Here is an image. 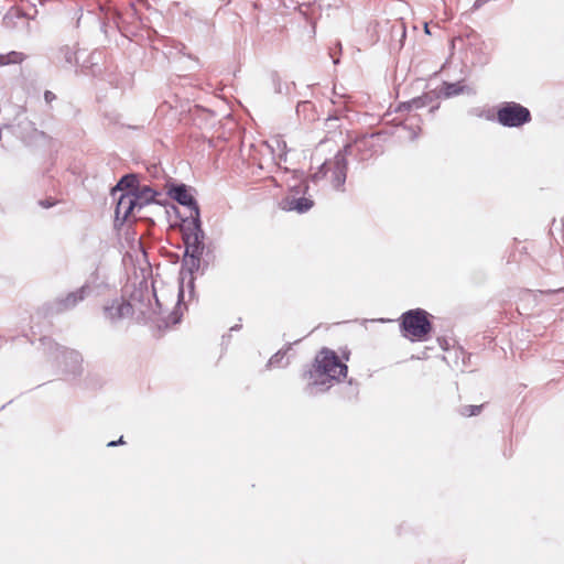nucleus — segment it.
Returning a JSON list of instances; mask_svg holds the SVG:
<instances>
[{"instance_id": "1", "label": "nucleus", "mask_w": 564, "mask_h": 564, "mask_svg": "<svg viewBox=\"0 0 564 564\" xmlns=\"http://www.w3.org/2000/svg\"><path fill=\"white\" fill-rule=\"evenodd\" d=\"M347 376V366L330 349H322L315 357L313 368L304 375L305 391L310 395L328 390L334 382Z\"/></svg>"}, {"instance_id": "2", "label": "nucleus", "mask_w": 564, "mask_h": 564, "mask_svg": "<svg viewBox=\"0 0 564 564\" xmlns=\"http://www.w3.org/2000/svg\"><path fill=\"white\" fill-rule=\"evenodd\" d=\"M351 149L352 145L348 144L343 151H338L334 159L325 161L318 171L312 175V181L327 180L335 189H340L346 182V155L351 152Z\"/></svg>"}, {"instance_id": "3", "label": "nucleus", "mask_w": 564, "mask_h": 564, "mask_svg": "<svg viewBox=\"0 0 564 564\" xmlns=\"http://www.w3.org/2000/svg\"><path fill=\"white\" fill-rule=\"evenodd\" d=\"M41 345L62 371L69 375L82 371L83 358L78 351L62 347L48 337L42 338Z\"/></svg>"}, {"instance_id": "4", "label": "nucleus", "mask_w": 564, "mask_h": 564, "mask_svg": "<svg viewBox=\"0 0 564 564\" xmlns=\"http://www.w3.org/2000/svg\"><path fill=\"white\" fill-rule=\"evenodd\" d=\"M404 336L411 340H423L431 332V323L424 310H412L402 315L401 323Z\"/></svg>"}, {"instance_id": "5", "label": "nucleus", "mask_w": 564, "mask_h": 564, "mask_svg": "<svg viewBox=\"0 0 564 564\" xmlns=\"http://www.w3.org/2000/svg\"><path fill=\"white\" fill-rule=\"evenodd\" d=\"M497 120L505 127H520L531 120L528 108L517 102H506L497 111Z\"/></svg>"}, {"instance_id": "6", "label": "nucleus", "mask_w": 564, "mask_h": 564, "mask_svg": "<svg viewBox=\"0 0 564 564\" xmlns=\"http://www.w3.org/2000/svg\"><path fill=\"white\" fill-rule=\"evenodd\" d=\"M184 240L186 245L185 256H202L205 249V234L200 226V219L194 218L183 227Z\"/></svg>"}, {"instance_id": "7", "label": "nucleus", "mask_w": 564, "mask_h": 564, "mask_svg": "<svg viewBox=\"0 0 564 564\" xmlns=\"http://www.w3.org/2000/svg\"><path fill=\"white\" fill-rule=\"evenodd\" d=\"M133 312V305L124 299H115L104 306L105 317L111 323L130 317Z\"/></svg>"}, {"instance_id": "8", "label": "nucleus", "mask_w": 564, "mask_h": 564, "mask_svg": "<svg viewBox=\"0 0 564 564\" xmlns=\"http://www.w3.org/2000/svg\"><path fill=\"white\" fill-rule=\"evenodd\" d=\"M116 205V221H126L135 208H139V198L132 192L118 193Z\"/></svg>"}, {"instance_id": "9", "label": "nucleus", "mask_w": 564, "mask_h": 564, "mask_svg": "<svg viewBox=\"0 0 564 564\" xmlns=\"http://www.w3.org/2000/svg\"><path fill=\"white\" fill-rule=\"evenodd\" d=\"M170 195L178 204L186 206L189 209V217L192 219L199 217L198 205L186 185L181 184L172 187L170 189Z\"/></svg>"}, {"instance_id": "10", "label": "nucleus", "mask_w": 564, "mask_h": 564, "mask_svg": "<svg viewBox=\"0 0 564 564\" xmlns=\"http://www.w3.org/2000/svg\"><path fill=\"white\" fill-rule=\"evenodd\" d=\"M281 208L288 212L295 210L300 214L310 210L313 207V200L307 197H285L280 203Z\"/></svg>"}, {"instance_id": "11", "label": "nucleus", "mask_w": 564, "mask_h": 564, "mask_svg": "<svg viewBox=\"0 0 564 564\" xmlns=\"http://www.w3.org/2000/svg\"><path fill=\"white\" fill-rule=\"evenodd\" d=\"M89 293V286L83 285L78 290L68 293L64 299L58 301V305L61 310H69L74 307L77 303L83 301L87 294Z\"/></svg>"}, {"instance_id": "12", "label": "nucleus", "mask_w": 564, "mask_h": 564, "mask_svg": "<svg viewBox=\"0 0 564 564\" xmlns=\"http://www.w3.org/2000/svg\"><path fill=\"white\" fill-rule=\"evenodd\" d=\"M433 96L431 94H424L420 97L413 98L406 102H403L400 106V109H404L408 111L421 109L432 102Z\"/></svg>"}, {"instance_id": "13", "label": "nucleus", "mask_w": 564, "mask_h": 564, "mask_svg": "<svg viewBox=\"0 0 564 564\" xmlns=\"http://www.w3.org/2000/svg\"><path fill=\"white\" fill-rule=\"evenodd\" d=\"M135 176L134 175H126L123 176L117 186L112 189V196L116 197L118 193H124V188H133L135 185Z\"/></svg>"}, {"instance_id": "14", "label": "nucleus", "mask_w": 564, "mask_h": 564, "mask_svg": "<svg viewBox=\"0 0 564 564\" xmlns=\"http://www.w3.org/2000/svg\"><path fill=\"white\" fill-rule=\"evenodd\" d=\"M465 88L460 83H444L442 94L444 97L449 98L464 93Z\"/></svg>"}, {"instance_id": "15", "label": "nucleus", "mask_w": 564, "mask_h": 564, "mask_svg": "<svg viewBox=\"0 0 564 564\" xmlns=\"http://www.w3.org/2000/svg\"><path fill=\"white\" fill-rule=\"evenodd\" d=\"M135 197L139 198V209L142 208L144 205L151 203L152 200H154V197H155V192L149 187V186H143L139 194L135 195Z\"/></svg>"}, {"instance_id": "16", "label": "nucleus", "mask_w": 564, "mask_h": 564, "mask_svg": "<svg viewBox=\"0 0 564 564\" xmlns=\"http://www.w3.org/2000/svg\"><path fill=\"white\" fill-rule=\"evenodd\" d=\"M269 147L271 148L272 152H274L275 150L280 151V154H279L280 161L286 160V143L284 140L280 139V138H274L271 141V144H269Z\"/></svg>"}, {"instance_id": "17", "label": "nucleus", "mask_w": 564, "mask_h": 564, "mask_svg": "<svg viewBox=\"0 0 564 564\" xmlns=\"http://www.w3.org/2000/svg\"><path fill=\"white\" fill-rule=\"evenodd\" d=\"M285 356V351H278L276 354H274L268 361V367L269 368H275V367H283L285 366L288 362L283 364L282 360Z\"/></svg>"}, {"instance_id": "18", "label": "nucleus", "mask_w": 564, "mask_h": 564, "mask_svg": "<svg viewBox=\"0 0 564 564\" xmlns=\"http://www.w3.org/2000/svg\"><path fill=\"white\" fill-rule=\"evenodd\" d=\"M199 259H200V256H194V254L185 256L184 262L188 267L191 272H193L194 270H198Z\"/></svg>"}, {"instance_id": "19", "label": "nucleus", "mask_w": 564, "mask_h": 564, "mask_svg": "<svg viewBox=\"0 0 564 564\" xmlns=\"http://www.w3.org/2000/svg\"><path fill=\"white\" fill-rule=\"evenodd\" d=\"M482 405H465L460 409L464 416H474L480 413Z\"/></svg>"}, {"instance_id": "20", "label": "nucleus", "mask_w": 564, "mask_h": 564, "mask_svg": "<svg viewBox=\"0 0 564 564\" xmlns=\"http://www.w3.org/2000/svg\"><path fill=\"white\" fill-rule=\"evenodd\" d=\"M61 53L64 55V59L67 64H73L75 61V53L69 47H64L61 50Z\"/></svg>"}, {"instance_id": "21", "label": "nucleus", "mask_w": 564, "mask_h": 564, "mask_svg": "<svg viewBox=\"0 0 564 564\" xmlns=\"http://www.w3.org/2000/svg\"><path fill=\"white\" fill-rule=\"evenodd\" d=\"M370 143V140L369 139H362V140H359L356 142V147L358 150H360L361 148H367Z\"/></svg>"}, {"instance_id": "22", "label": "nucleus", "mask_w": 564, "mask_h": 564, "mask_svg": "<svg viewBox=\"0 0 564 564\" xmlns=\"http://www.w3.org/2000/svg\"><path fill=\"white\" fill-rule=\"evenodd\" d=\"M55 98H56L55 94H53L52 91L46 90L44 93V99H45L46 102H52Z\"/></svg>"}, {"instance_id": "23", "label": "nucleus", "mask_w": 564, "mask_h": 564, "mask_svg": "<svg viewBox=\"0 0 564 564\" xmlns=\"http://www.w3.org/2000/svg\"><path fill=\"white\" fill-rule=\"evenodd\" d=\"M9 56H10V62H12V63L19 62V57H20L19 53L12 52Z\"/></svg>"}, {"instance_id": "24", "label": "nucleus", "mask_w": 564, "mask_h": 564, "mask_svg": "<svg viewBox=\"0 0 564 564\" xmlns=\"http://www.w3.org/2000/svg\"><path fill=\"white\" fill-rule=\"evenodd\" d=\"M417 135H419V132H416V130H414V129H411V130H410L409 138H410L411 140L416 139V138H417Z\"/></svg>"}, {"instance_id": "25", "label": "nucleus", "mask_w": 564, "mask_h": 564, "mask_svg": "<svg viewBox=\"0 0 564 564\" xmlns=\"http://www.w3.org/2000/svg\"><path fill=\"white\" fill-rule=\"evenodd\" d=\"M117 444H123L122 437H120L119 441H117V442H115V441L109 442L108 446L111 447V446H116Z\"/></svg>"}, {"instance_id": "26", "label": "nucleus", "mask_w": 564, "mask_h": 564, "mask_svg": "<svg viewBox=\"0 0 564 564\" xmlns=\"http://www.w3.org/2000/svg\"><path fill=\"white\" fill-rule=\"evenodd\" d=\"M117 444H123L122 437H120L119 441H117V442H115V441L109 442L108 446L111 447V446H116Z\"/></svg>"}, {"instance_id": "27", "label": "nucleus", "mask_w": 564, "mask_h": 564, "mask_svg": "<svg viewBox=\"0 0 564 564\" xmlns=\"http://www.w3.org/2000/svg\"><path fill=\"white\" fill-rule=\"evenodd\" d=\"M41 205L45 208L51 207L53 204L50 202H41Z\"/></svg>"}, {"instance_id": "28", "label": "nucleus", "mask_w": 564, "mask_h": 564, "mask_svg": "<svg viewBox=\"0 0 564 564\" xmlns=\"http://www.w3.org/2000/svg\"><path fill=\"white\" fill-rule=\"evenodd\" d=\"M183 296V290L182 288L178 289V292H177V301L180 302L181 297Z\"/></svg>"}, {"instance_id": "29", "label": "nucleus", "mask_w": 564, "mask_h": 564, "mask_svg": "<svg viewBox=\"0 0 564 564\" xmlns=\"http://www.w3.org/2000/svg\"><path fill=\"white\" fill-rule=\"evenodd\" d=\"M155 303L159 306L160 313H161L162 312V304H161L160 300L156 296H155Z\"/></svg>"}, {"instance_id": "30", "label": "nucleus", "mask_w": 564, "mask_h": 564, "mask_svg": "<svg viewBox=\"0 0 564 564\" xmlns=\"http://www.w3.org/2000/svg\"><path fill=\"white\" fill-rule=\"evenodd\" d=\"M480 6H481V0H476V2H475V4H474V7H475V8H478V7H480Z\"/></svg>"}, {"instance_id": "31", "label": "nucleus", "mask_w": 564, "mask_h": 564, "mask_svg": "<svg viewBox=\"0 0 564 564\" xmlns=\"http://www.w3.org/2000/svg\"><path fill=\"white\" fill-rule=\"evenodd\" d=\"M424 29H425V32H426V33H430L427 24H425V28H424Z\"/></svg>"}, {"instance_id": "32", "label": "nucleus", "mask_w": 564, "mask_h": 564, "mask_svg": "<svg viewBox=\"0 0 564 564\" xmlns=\"http://www.w3.org/2000/svg\"><path fill=\"white\" fill-rule=\"evenodd\" d=\"M230 329H231V330H236V329H238V326H234V327H231Z\"/></svg>"}]
</instances>
